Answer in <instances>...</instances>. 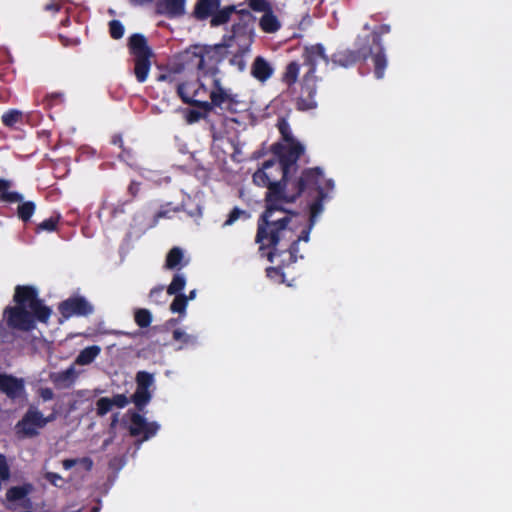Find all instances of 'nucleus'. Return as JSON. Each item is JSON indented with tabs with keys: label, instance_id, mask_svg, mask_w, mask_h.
<instances>
[{
	"label": "nucleus",
	"instance_id": "obj_1",
	"mask_svg": "<svg viewBox=\"0 0 512 512\" xmlns=\"http://www.w3.org/2000/svg\"><path fill=\"white\" fill-rule=\"evenodd\" d=\"M323 183V171L320 167L305 168L301 171L297 180L291 184V193L277 195L269 199L265 196V210L257 221L255 242L259 244V250L269 249L267 258L273 262L276 257H281L285 252L281 250V242L292 238L294 230L289 227L292 216L297 212L288 211L283 203H294L300 197L307 198L308 194L315 193L316 186Z\"/></svg>",
	"mask_w": 512,
	"mask_h": 512
},
{
	"label": "nucleus",
	"instance_id": "obj_2",
	"mask_svg": "<svg viewBox=\"0 0 512 512\" xmlns=\"http://www.w3.org/2000/svg\"><path fill=\"white\" fill-rule=\"evenodd\" d=\"M13 306L5 307L3 319L12 330L31 332L38 323L48 324L52 309L39 297L36 287L17 285L14 289Z\"/></svg>",
	"mask_w": 512,
	"mask_h": 512
},
{
	"label": "nucleus",
	"instance_id": "obj_3",
	"mask_svg": "<svg viewBox=\"0 0 512 512\" xmlns=\"http://www.w3.org/2000/svg\"><path fill=\"white\" fill-rule=\"evenodd\" d=\"M324 187L322 183L317 184L315 193L308 194L306 201L309 207V224L305 227L300 235L291 241L288 245L281 243V250L285 251L281 257L285 254H289L290 263H296L298 258L302 259L303 255H299V242H308L310 238V232L316 222V218L323 212V202L327 198V192L325 190H332L334 188V182L332 179L324 180Z\"/></svg>",
	"mask_w": 512,
	"mask_h": 512
},
{
	"label": "nucleus",
	"instance_id": "obj_4",
	"mask_svg": "<svg viewBox=\"0 0 512 512\" xmlns=\"http://www.w3.org/2000/svg\"><path fill=\"white\" fill-rule=\"evenodd\" d=\"M319 58L323 59L326 63L330 61L322 44L318 43L305 48L304 61L305 64L309 66V69L303 77L300 95L296 102V107L300 111L314 109L317 106V102L315 100L317 93V77L315 73L317 60Z\"/></svg>",
	"mask_w": 512,
	"mask_h": 512
},
{
	"label": "nucleus",
	"instance_id": "obj_5",
	"mask_svg": "<svg viewBox=\"0 0 512 512\" xmlns=\"http://www.w3.org/2000/svg\"><path fill=\"white\" fill-rule=\"evenodd\" d=\"M284 167L278 160L270 159L262 164V167L253 174V182L259 187H266L265 196L269 199L277 195L291 193L290 187L298 177L291 178L290 173H284Z\"/></svg>",
	"mask_w": 512,
	"mask_h": 512
},
{
	"label": "nucleus",
	"instance_id": "obj_6",
	"mask_svg": "<svg viewBox=\"0 0 512 512\" xmlns=\"http://www.w3.org/2000/svg\"><path fill=\"white\" fill-rule=\"evenodd\" d=\"M231 44L228 42L216 44L215 46L191 45L182 53L183 64L190 68H195L205 74L209 72L206 64L207 59L213 60L214 64L222 61L227 53V48Z\"/></svg>",
	"mask_w": 512,
	"mask_h": 512
},
{
	"label": "nucleus",
	"instance_id": "obj_7",
	"mask_svg": "<svg viewBox=\"0 0 512 512\" xmlns=\"http://www.w3.org/2000/svg\"><path fill=\"white\" fill-rule=\"evenodd\" d=\"M128 48L133 56V73L139 83H144L151 69V57L153 52L144 35L135 33L129 37Z\"/></svg>",
	"mask_w": 512,
	"mask_h": 512
},
{
	"label": "nucleus",
	"instance_id": "obj_8",
	"mask_svg": "<svg viewBox=\"0 0 512 512\" xmlns=\"http://www.w3.org/2000/svg\"><path fill=\"white\" fill-rule=\"evenodd\" d=\"M209 98V103H202L204 112L206 113L211 112L214 108H219L230 113H237L240 111L241 106L244 105L239 95L234 93L231 89L225 88L221 80L217 77L213 79Z\"/></svg>",
	"mask_w": 512,
	"mask_h": 512
},
{
	"label": "nucleus",
	"instance_id": "obj_9",
	"mask_svg": "<svg viewBox=\"0 0 512 512\" xmlns=\"http://www.w3.org/2000/svg\"><path fill=\"white\" fill-rule=\"evenodd\" d=\"M12 182L8 179L0 178V203L14 204L18 203L17 217L27 223L31 220L36 211V204L33 201H24L23 194L17 191H11Z\"/></svg>",
	"mask_w": 512,
	"mask_h": 512
},
{
	"label": "nucleus",
	"instance_id": "obj_10",
	"mask_svg": "<svg viewBox=\"0 0 512 512\" xmlns=\"http://www.w3.org/2000/svg\"><path fill=\"white\" fill-rule=\"evenodd\" d=\"M304 151V146L297 140L286 145L276 142L271 146V152L278 157V161L284 167V173L295 172L298 169L297 161Z\"/></svg>",
	"mask_w": 512,
	"mask_h": 512
},
{
	"label": "nucleus",
	"instance_id": "obj_11",
	"mask_svg": "<svg viewBox=\"0 0 512 512\" xmlns=\"http://www.w3.org/2000/svg\"><path fill=\"white\" fill-rule=\"evenodd\" d=\"M210 90L199 80L185 81L177 85V95L183 103L204 111L202 103H209Z\"/></svg>",
	"mask_w": 512,
	"mask_h": 512
},
{
	"label": "nucleus",
	"instance_id": "obj_12",
	"mask_svg": "<svg viewBox=\"0 0 512 512\" xmlns=\"http://www.w3.org/2000/svg\"><path fill=\"white\" fill-rule=\"evenodd\" d=\"M58 310L64 319H70L91 315L94 312V306L84 296L75 295L60 302Z\"/></svg>",
	"mask_w": 512,
	"mask_h": 512
},
{
	"label": "nucleus",
	"instance_id": "obj_13",
	"mask_svg": "<svg viewBox=\"0 0 512 512\" xmlns=\"http://www.w3.org/2000/svg\"><path fill=\"white\" fill-rule=\"evenodd\" d=\"M46 425L47 419H44L42 412L29 408L16 424V430L17 434H21L23 437L33 438L39 434L38 430Z\"/></svg>",
	"mask_w": 512,
	"mask_h": 512
},
{
	"label": "nucleus",
	"instance_id": "obj_14",
	"mask_svg": "<svg viewBox=\"0 0 512 512\" xmlns=\"http://www.w3.org/2000/svg\"><path fill=\"white\" fill-rule=\"evenodd\" d=\"M372 54V45H359L357 49H344L336 51L331 56L334 66L349 68L360 60H366Z\"/></svg>",
	"mask_w": 512,
	"mask_h": 512
},
{
	"label": "nucleus",
	"instance_id": "obj_15",
	"mask_svg": "<svg viewBox=\"0 0 512 512\" xmlns=\"http://www.w3.org/2000/svg\"><path fill=\"white\" fill-rule=\"evenodd\" d=\"M160 426L156 422H148L147 419L138 412H132L130 415L129 433L133 437L142 436L139 443L149 440L155 436Z\"/></svg>",
	"mask_w": 512,
	"mask_h": 512
},
{
	"label": "nucleus",
	"instance_id": "obj_16",
	"mask_svg": "<svg viewBox=\"0 0 512 512\" xmlns=\"http://www.w3.org/2000/svg\"><path fill=\"white\" fill-rule=\"evenodd\" d=\"M0 392L11 400L19 399L25 393V381L12 374L0 373Z\"/></svg>",
	"mask_w": 512,
	"mask_h": 512
},
{
	"label": "nucleus",
	"instance_id": "obj_17",
	"mask_svg": "<svg viewBox=\"0 0 512 512\" xmlns=\"http://www.w3.org/2000/svg\"><path fill=\"white\" fill-rule=\"evenodd\" d=\"M185 211L188 216L192 218H199L202 216V209L199 205H195L194 208L188 209L186 208V204L183 202L180 206L171 207L170 203L163 205L160 210L155 214V220H159L161 218H171V213H176L179 211Z\"/></svg>",
	"mask_w": 512,
	"mask_h": 512
},
{
	"label": "nucleus",
	"instance_id": "obj_18",
	"mask_svg": "<svg viewBox=\"0 0 512 512\" xmlns=\"http://www.w3.org/2000/svg\"><path fill=\"white\" fill-rule=\"evenodd\" d=\"M34 490L32 483L26 482L20 486H12L6 492V500L10 503H15L21 500H25L24 507L30 506V500L27 498L28 495Z\"/></svg>",
	"mask_w": 512,
	"mask_h": 512
},
{
	"label": "nucleus",
	"instance_id": "obj_19",
	"mask_svg": "<svg viewBox=\"0 0 512 512\" xmlns=\"http://www.w3.org/2000/svg\"><path fill=\"white\" fill-rule=\"evenodd\" d=\"M185 4L186 0H160L157 7L167 17L175 18L185 14Z\"/></svg>",
	"mask_w": 512,
	"mask_h": 512
},
{
	"label": "nucleus",
	"instance_id": "obj_20",
	"mask_svg": "<svg viewBox=\"0 0 512 512\" xmlns=\"http://www.w3.org/2000/svg\"><path fill=\"white\" fill-rule=\"evenodd\" d=\"M274 69L270 63L261 56H257L251 67V75L260 82L267 81L273 75Z\"/></svg>",
	"mask_w": 512,
	"mask_h": 512
},
{
	"label": "nucleus",
	"instance_id": "obj_21",
	"mask_svg": "<svg viewBox=\"0 0 512 512\" xmlns=\"http://www.w3.org/2000/svg\"><path fill=\"white\" fill-rule=\"evenodd\" d=\"M220 3L221 0H197L193 14L198 20H206L213 16Z\"/></svg>",
	"mask_w": 512,
	"mask_h": 512
},
{
	"label": "nucleus",
	"instance_id": "obj_22",
	"mask_svg": "<svg viewBox=\"0 0 512 512\" xmlns=\"http://www.w3.org/2000/svg\"><path fill=\"white\" fill-rule=\"evenodd\" d=\"M376 51H374V47L372 46V54L369 56L372 57L373 66H374V75L377 79H382L385 74V70L387 67V58L384 53L383 46L375 47Z\"/></svg>",
	"mask_w": 512,
	"mask_h": 512
},
{
	"label": "nucleus",
	"instance_id": "obj_23",
	"mask_svg": "<svg viewBox=\"0 0 512 512\" xmlns=\"http://www.w3.org/2000/svg\"><path fill=\"white\" fill-rule=\"evenodd\" d=\"M184 253L180 247H173L166 255L164 267L168 270H180L187 262H184Z\"/></svg>",
	"mask_w": 512,
	"mask_h": 512
},
{
	"label": "nucleus",
	"instance_id": "obj_24",
	"mask_svg": "<svg viewBox=\"0 0 512 512\" xmlns=\"http://www.w3.org/2000/svg\"><path fill=\"white\" fill-rule=\"evenodd\" d=\"M77 378V373L73 366L57 372L52 375V381L57 387L69 388L72 386Z\"/></svg>",
	"mask_w": 512,
	"mask_h": 512
},
{
	"label": "nucleus",
	"instance_id": "obj_25",
	"mask_svg": "<svg viewBox=\"0 0 512 512\" xmlns=\"http://www.w3.org/2000/svg\"><path fill=\"white\" fill-rule=\"evenodd\" d=\"M259 26L265 33H275L280 29L281 23L271 8L260 18Z\"/></svg>",
	"mask_w": 512,
	"mask_h": 512
},
{
	"label": "nucleus",
	"instance_id": "obj_26",
	"mask_svg": "<svg viewBox=\"0 0 512 512\" xmlns=\"http://www.w3.org/2000/svg\"><path fill=\"white\" fill-rule=\"evenodd\" d=\"M101 353V347L98 345H91L79 352L75 359V363L81 366L91 364L96 357Z\"/></svg>",
	"mask_w": 512,
	"mask_h": 512
},
{
	"label": "nucleus",
	"instance_id": "obj_27",
	"mask_svg": "<svg viewBox=\"0 0 512 512\" xmlns=\"http://www.w3.org/2000/svg\"><path fill=\"white\" fill-rule=\"evenodd\" d=\"M236 12L235 5H229L222 9H217L210 20V25L212 27H218L228 23L231 18V15Z\"/></svg>",
	"mask_w": 512,
	"mask_h": 512
},
{
	"label": "nucleus",
	"instance_id": "obj_28",
	"mask_svg": "<svg viewBox=\"0 0 512 512\" xmlns=\"http://www.w3.org/2000/svg\"><path fill=\"white\" fill-rule=\"evenodd\" d=\"M284 256L287 257L282 258L276 267H268L266 269L267 276L271 279H278L280 283L285 281L284 268H287L293 264L289 261V254H285Z\"/></svg>",
	"mask_w": 512,
	"mask_h": 512
},
{
	"label": "nucleus",
	"instance_id": "obj_29",
	"mask_svg": "<svg viewBox=\"0 0 512 512\" xmlns=\"http://www.w3.org/2000/svg\"><path fill=\"white\" fill-rule=\"evenodd\" d=\"M151 398L152 395L149 390L136 388L134 394L131 397V401L135 404L139 411H142L144 407L150 402Z\"/></svg>",
	"mask_w": 512,
	"mask_h": 512
},
{
	"label": "nucleus",
	"instance_id": "obj_30",
	"mask_svg": "<svg viewBox=\"0 0 512 512\" xmlns=\"http://www.w3.org/2000/svg\"><path fill=\"white\" fill-rule=\"evenodd\" d=\"M300 66L297 62H290L285 69V72L282 76V81L288 87H291L297 82L299 76Z\"/></svg>",
	"mask_w": 512,
	"mask_h": 512
},
{
	"label": "nucleus",
	"instance_id": "obj_31",
	"mask_svg": "<svg viewBox=\"0 0 512 512\" xmlns=\"http://www.w3.org/2000/svg\"><path fill=\"white\" fill-rule=\"evenodd\" d=\"M175 297L170 304V311L172 313H178L179 319H183L186 315L187 299L185 294H173Z\"/></svg>",
	"mask_w": 512,
	"mask_h": 512
},
{
	"label": "nucleus",
	"instance_id": "obj_32",
	"mask_svg": "<svg viewBox=\"0 0 512 512\" xmlns=\"http://www.w3.org/2000/svg\"><path fill=\"white\" fill-rule=\"evenodd\" d=\"M93 464V460L90 457L64 459L62 461V466L65 470H69L76 465H81L85 471L89 472L92 470Z\"/></svg>",
	"mask_w": 512,
	"mask_h": 512
},
{
	"label": "nucleus",
	"instance_id": "obj_33",
	"mask_svg": "<svg viewBox=\"0 0 512 512\" xmlns=\"http://www.w3.org/2000/svg\"><path fill=\"white\" fill-rule=\"evenodd\" d=\"M186 286V277L181 273L174 274L171 283L167 286V294H182L181 292Z\"/></svg>",
	"mask_w": 512,
	"mask_h": 512
},
{
	"label": "nucleus",
	"instance_id": "obj_34",
	"mask_svg": "<svg viewBox=\"0 0 512 512\" xmlns=\"http://www.w3.org/2000/svg\"><path fill=\"white\" fill-rule=\"evenodd\" d=\"M134 320L140 328H147L152 322V314L148 309L139 308L134 313Z\"/></svg>",
	"mask_w": 512,
	"mask_h": 512
},
{
	"label": "nucleus",
	"instance_id": "obj_35",
	"mask_svg": "<svg viewBox=\"0 0 512 512\" xmlns=\"http://www.w3.org/2000/svg\"><path fill=\"white\" fill-rule=\"evenodd\" d=\"M1 119L4 126L12 128L22 121V112L16 109H10L2 115Z\"/></svg>",
	"mask_w": 512,
	"mask_h": 512
},
{
	"label": "nucleus",
	"instance_id": "obj_36",
	"mask_svg": "<svg viewBox=\"0 0 512 512\" xmlns=\"http://www.w3.org/2000/svg\"><path fill=\"white\" fill-rule=\"evenodd\" d=\"M60 218V214H57L55 216H51L48 219L43 220L36 226L35 231L37 233H40L42 231L54 232L57 229V225L60 221Z\"/></svg>",
	"mask_w": 512,
	"mask_h": 512
},
{
	"label": "nucleus",
	"instance_id": "obj_37",
	"mask_svg": "<svg viewBox=\"0 0 512 512\" xmlns=\"http://www.w3.org/2000/svg\"><path fill=\"white\" fill-rule=\"evenodd\" d=\"M173 339L175 341L182 343V345L179 347V349H182V348L190 346V345H194L197 342L196 336L187 334L180 329H176L173 331Z\"/></svg>",
	"mask_w": 512,
	"mask_h": 512
},
{
	"label": "nucleus",
	"instance_id": "obj_38",
	"mask_svg": "<svg viewBox=\"0 0 512 512\" xmlns=\"http://www.w3.org/2000/svg\"><path fill=\"white\" fill-rule=\"evenodd\" d=\"M63 102L64 94L60 92L46 94L42 100L45 109H51L54 106L61 105Z\"/></svg>",
	"mask_w": 512,
	"mask_h": 512
},
{
	"label": "nucleus",
	"instance_id": "obj_39",
	"mask_svg": "<svg viewBox=\"0 0 512 512\" xmlns=\"http://www.w3.org/2000/svg\"><path fill=\"white\" fill-rule=\"evenodd\" d=\"M154 383L153 374L147 371H138L136 374V388L147 389Z\"/></svg>",
	"mask_w": 512,
	"mask_h": 512
},
{
	"label": "nucleus",
	"instance_id": "obj_40",
	"mask_svg": "<svg viewBox=\"0 0 512 512\" xmlns=\"http://www.w3.org/2000/svg\"><path fill=\"white\" fill-rule=\"evenodd\" d=\"M277 128L281 134L282 140L285 143H290L292 141H296V139L292 135L290 125L286 119H284V118L279 119L278 123H277Z\"/></svg>",
	"mask_w": 512,
	"mask_h": 512
},
{
	"label": "nucleus",
	"instance_id": "obj_41",
	"mask_svg": "<svg viewBox=\"0 0 512 512\" xmlns=\"http://www.w3.org/2000/svg\"><path fill=\"white\" fill-rule=\"evenodd\" d=\"M249 46L245 48H241L240 51L235 53L229 60V63L232 66H235L239 71H243L246 67V61L244 59V54L248 51Z\"/></svg>",
	"mask_w": 512,
	"mask_h": 512
},
{
	"label": "nucleus",
	"instance_id": "obj_42",
	"mask_svg": "<svg viewBox=\"0 0 512 512\" xmlns=\"http://www.w3.org/2000/svg\"><path fill=\"white\" fill-rule=\"evenodd\" d=\"M112 408V402L108 397H101L96 402V413L100 417L105 416Z\"/></svg>",
	"mask_w": 512,
	"mask_h": 512
},
{
	"label": "nucleus",
	"instance_id": "obj_43",
	"mask_svg": "<svg viewBox=\"0 0 512 512\" xmlns=\"http://www.w3.org/2000/svg\"><path fill=\"white\" fill-rule=\"evenodd\" d=\"M389 32H390V26L388 24H382V25L376 27L371 33L373 46H375V47L382 46L381 37H382V35L387 34Z\"/></svg>",
	"mask_w": 512,
	"mask_h": 512
},
{
	"label": "nucleus",
	"instance_id": "obj_44",
	"mask_svg": "<svg viewBox=\"0 0 512 512\" xmlns=\"http://www.w3.org/2000/svg\"><path fill=\"white\" fill-rule=\"evenodd\" d=\"M164 286L158 285L153 287L149 292V299L151 302L161 305L166 302V299L164 297Z\"/></svg>",
	"mask_w": 512,
	"mask_h": 512
},
{
	"label": "nucleus",
	"instance_id": "obj_45",
	"mask_svg": "<svg viewBox=\"0 0 512 512\" xmlns=\"http://www.w3.org/2000/svg\"><path fill=\"white\" fill-rule=\"evenodd\" d=\"M124 26L119 20H111L109 22V33L113 39H120L124 35Z\"/></svg>",
	"mask_w": 512,
	"mask_h": 512
},
{
	"label": "nucleus",
	"instance_id": "obj_46",
	"mask_svg": "<svg viewBox=\"0 0 512 512\" xmlns=\"http://www.w3.org/2000/svg\"><path fill=\"white\" fill-rule=\"evenodd\" d=\"M241 216L248 217V214H247V212H246L245 210L240 209L239 207H234V208L230 211V213H229V215H228V217H227L226 221L224 222V226H230V225H232V224H233V223H235V222H236V221H237Z\"/></svg>",
	"mask_w": 512,
	"mask_h": 512
},
{
	"label": "nucleus",
	"instance_id": "obj_47",
	"mask_svg": "<svg viewBox=\"0 0 512 512\" xmlns=\"http://www.w3.org/2000/svg\"><path fill=\"white\" fill-rule=\"evenodd\" d=\"M248 5L253 11L263 13L272 8L267 0H248Z\"/></svg>",
	"mask_w": 512,
	"mask_h": 512
},
{
	"label": "nucleus",
	"instance_id": "obj_48",
	"mask_svg": "<svg viewBox=\"0 0 512 512\" xmlns=\"http://www.w3.org/2000/svg\"><path fill=\"white\" fill-rule=\"evenodd\" d=\"M10 467L7 462V458L4 454H0V478L3 481L10 479Z\"/></svg>",
	"mask_w": 512,
	"mask_h": 512
},
{
	"label": "nucleus",
	"instance_id": "obj_49",
	"mask_svg": "<svg viewBox=\"0 0 512 512\" xmlns=\"http://www.w3.org/2000/svg\"><path fill=\"white\" fill-rule=\"evenodd\" d=\"M206 114L207 113L203 110L190 109L186 113V121L190 124L198 122L200 119L204 118Z\"/></svg>",
	"mask_w": 512,
	"mask_h": 512
},
{
	"label": "nucleus",
	"instance_id": "obj_50",
	"mask_svg": "<svg viewBox=\"0 0 512 512\" xmlns=\"http://www.w3.org/2000/svg\"><path fill=\"white\" fill-rule=\"evenodd\" d=\"M247 27L248 25L246 23L239 22L233 24L231 29L232 35L228 37V40L231 41L234 38L240 36L241 34H246Z\"/></svg>",
	"mask_w": 512,
	"mask_h": 512
},
{
	"label": "nucleus",
	"instance_id": "obj_51",
	"mask_svg": "<svg viewBox=\"0 0 512 512\" xmlns=\"http://www.w3.org/2000/svg\"><path fill=\"white\" fill-rule=\"evenodd\" d=\"M113 407L116 406L118 408L126 407L130 400L125 394H115L112 398H110Z\"/></svg>",
	"mask_w": 512,
	"mask_h": 512
},
{
	"label": "nucleus",
	"instance_id": "obj_52",
	"mask_svg": "<svg viewBox=\"0 0 512 512\" xmlns=\"http://www.w3.org/2000/svg\"><path fill=\"white\" fill-rule=\"evenodd\" d=\"M140 190H141V182L132 180L127 188V192L129 194V196L131 197V199L128 200V202H132L138 196Z\"/></svg>",
	"mask_w": 512,
	"mask_h": 512
},
{
	"label": "nucleus",
	"instance_id": "obj_53",
	"mask_svg": "<svg viewBox=\"0 0 512 512\" xmlns=\"http://www.w3.org/2000/svg\"><path fill=\"white\" fill-rule=\"evenodd\" d=\"M111 143L113 145H117L119 146L121 149H122V152L125 153L127 155V158H131L132 154H131V151L128 150V149H125L124 146H123V138H122V135L121 134H114L111 138Z\"/></svg>",
	"mask_w": 512,
	"mask_h": 512
},
{
	"label": "nucleus",
	"instance_id": "obj_54",
	"mask_svg": "<svg viewBox=\"0 0 512 512\" xmlns=\"http://www.w3.org/2000/svg\"><path fill=\"white\" fill-rule=\"evenodd\" d=\"M45 479L49 481L50 484L56 487H59L58 482L63 480L61 475L55 472H47L45 474Z\"/></svg>",
	"mask_w": 512,
	"mask_h": 512
},
{
	"label": "nucleus",
	"instance_id": "obj_55",
	"mask_svg": "<svg viewBox=\"0 0 512 512\" xmlns=\"http://www.w3.org/2000/svg\"><path fill=\"white\" fill-rule=\"evenodd\" d=\"M39 395L44 401H50L54 398V392L49 387L41 388Z\"/></svg>",
	"mask_w": 512,
	"mask_h": 512
},
{
	"label": "nucleus",
	"instance_id": "obj_56",
	"mask_svg": "<svg viewBox=\"0 0 512 512\" xmlns=\"http://www.w3.org/2000/svg\"><path fill=\"white\" fill-rule=\"evenodd\" d=\"M60 9H61V6L58 3H49L45 6L46 11H51L53 13L59 12Z\"/></svg>",
	"mask_w": 512,
	"mask_h": 512
},
{
	"label": "nucleus",
	"instance_id": "obj_57",
	"mask_svg": "<svg viewBox=\"0 0 512 512\" xmlns=\"http://www.w3.org/2000/svg\"><path fill=\"white\" fill-rule=\"evenodd\" d=\"M129 203L128 201H126L125 203H122L120 205H117L113 211H112V214L113 216H116L118 213H123L124 212V205Z\"/></svg>",
	"mask_w": 512,
	"mask_h": 512
},
{
	"label": "nucleus",
	"instance_id": "obj_58",
	"mask_svg": "<svg viewBox=\"0 0 512 512\" xmlns=\"http://www.w3.org/2000/svg\"><path fill=\"white\" fill-rule=\"evenodd\" d=\"M235 13H238L239 15H241L242 17H247V18H250L251 17V13L246 10V9H241L239 11L236 10Z\"/></svg>",
	"mask_w": 512,
	"mask_h": 512
},
{
	"label": "nucleus",
	"instance_id": "obj_59",
	"mask_svg": "<svg viewBox=\"0 0 512 512\" xmlns=\"http://www.w3.org/2000/svg\"><path fill=\"white\" fill-rule=\"evenodd\" d=\"M168 80H171V76L169 74H160L158 77H157V81H168Z\"/></svg>",
	"mask_w": 512,
	"mask_h": 512
},
{
	"label": "nucleus",
	"instance_id": "obj_60",
	"mask_svg": "<svg viewBox=\"0 0 512 512\" xmlns=\"http://www.w3.org/2000/svg\"><path fill=\"white\" fill-rule=\"evenodd\" d=\"M196 297V290H192L189 292L188 295H186L187 302L189 300H193Z\"/></svg>",
	"mask_w": 512,
	"mask_h": 512
},
{
	"label": "nucleus",
	"instance_id": "obj_61",
	"mask_svg": "<svg viewBox=\"0 0 512 512\" xmlns=\"http://www.w3.org/2000/svg\"><path fill=\"white\" fill-rule=\"evenodd\" d=\"M101 509L100 501H98V504L96 506H93L90 510V512H99Z\"/></svg>",
	"mask_w": 512,
	"mask_h": 512
},
{
	"label": "nucleus",
	"instance_id": "obj_62",
	"mask_svg": "<svg viewBox=\"0 0 512 512\" xmlns=\"http://www.w3.org/2000/svg\"><path fill=\"white\" fill-rule=\"evenodd\" d=\"M130 1L133 3L144 4V3H150L153 0H130Z\"/></svg>",
	"mask_w": 512,
	"mask_h": 512
},
{
	"label": "nucleus",
	"instance_id": "obj_63",
	"mask_svg": "<svg viewBox=\"0 0 512 512\" xmlns=\"http://www.w3.org/2000/svg\"><path fill=\"white\" fill-rule=\"evenodd\" d=\"M44 419H47V423H49L54 419V415H49L48 417H44Z\"/></svg>",
	"mask_w": 512,
	"mask_h": 512
},
{
	"label": "nucleus",
	"instance_id": "obj_64",
	"mask_svg": "<svg viewBox=\"0 0 512 512\" xmlns=\"http://www.w3.org/2000/svg\"><path fill=\"white\" fill-rule=\"evenodd\" d=\"M180 319H170L169 320V323L172 324V325H175Z\"/></svg>",
	"mask_w": 512,
	"mask_h": 512
}]
</instances>
